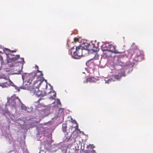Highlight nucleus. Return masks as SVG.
Returning <instances> with one entry per match:
<instances>
[{
	"instance_id": "aec40b11",
	"label": "nucleus",
	"mask_w": 153,
	"mask_h": 153,
	"mask_svg": "<svg viewBox=\"0 0 153 153\" xmlns=\"http://www.w3.org/2000/svg\"><path fill=\"white\" fill-rule=\"evenodd\" d=\"M99 56L98 54H95V56L94 57L93 59H99Z\"/></svg>"
},
{
	"instance_id": "7ed1b4c3",
	"label": "nucleus",
	"mask_w": 153,
	"mask_h": 153,
	"mask_svg": "<svg viewBox=\"0 0 153 153\" xmlns=\"http://www.w3.org/2000/svg\"><path fill=\"white\" fill-rule=\"evenodd\" d=\"M83 47L80 45L77 47H76V51L74 52L73 53V57L76 59H78L79 58L84 55L83 54Z\"/></svg>"
},
{
	"instance_id": "0eeeda50",
	"label": "nucleus",
	"mask_w": 153,
	"mask_h": 153,
	"mask_svg": "<svg viewBox=\"0 0 153 153\" xmlns=\"http://www.w3.org/2000/svg\"><path fill=\"white\" fill-rule=\"evenodd\" d=\"M18 100L20 103H21V101L18 97L16 96L12 97L11 98H9L8 100V102H10L13 106H14L16 105L15 100Z\"/></svg>"
},
{
	"instance_id": "6e6552de",
	"label": "nucleus",
	"mask_w": 153,
	"mask_h": 153,
	"mask_svg": "<svg viewBox=\"0 0 153 153\" xmlns=\"http://www.w3.org/2000/svg\"><path fill=\"white\" fill-rule=\"evenodd\" d=\"M108 48L109 49L107 51H110L111 53L117 54V53H120V52H118L117 51L116 49V47L115 46H114L113 45H108Z\"/></svg>"
},
{
	"instance_id": "9b49d317",
	"label": "nucleus",
	"mask_w": 153,
	"mask_h": 153,
	"mask_svg": "<svg viewBox=\"0 0 153 153\" xmlns=\"http://www.w3.org/2000/svg\"><path fill=\"white\" fill-rule=\"evenodd\" d=\"M95 79L93 77H90L88 78L86 81H84V82L87 83L88 82H95Z\"/></svg>"
},
{
	"instance_id": "5701e85b",
	"label": "nucleus",
	"mask_w": 153,
	"mask_h": 153,
	"mask_svg": "<svg viewBox=\"0 0 153 153\" xmlns=\"http://www.w3.org/2000/svg\"><path fill=\"white\" fill-rule=\"evenodd\" d=\"M74 41L75 42H77V41H79V39H78V38H76V37L74 39Z\"/></svg>"
},
{
	"instance_id": "c756f323",
	"label": "nucleus",
	"mask_w": 153,
	"mask_h": 153,
	"mask_svg": "<svg viewBox=\"0 0 153 153\" xmlns=\"http://www.w3.org/2000/svg\"><path fill=\"white\" fill-rule=\"evenodd\" d=\"M0 83H1L0 82Z\"/></svg>"
},
{
	"instance_id": "412c9836",
	"label": "nucleus",
	"mask_w": 153,
	"mask_h": 153,
	"mask_svg": "<svg viewBox=\"0 0 153 153\" xmlns=\"http://www.w3.org/2000/svg\"><path fill=\"white\" fill-rule=\"evenodd\" d=\"M56 103L58 105H61V103L60 100H59V99H57L56 100Z\"/></svg>"
},
{
	"instance_id": "4468645a",
	"label": "nucleus",
	"mask_w": 153,
	"mask_h": 153,
	"mask_svg": "<svg viewBox=\"0 0 153 153\" xmlns=\"http://www.w3.org/2000/svg\"><path fill=\"white\" fill-rule=\"evenodd\" d=\"M35 93L33 94V95H35L37 97H40V91L39 90V88H36V90L35 91Z\"/></svg>"
},
{
	"instance_id": "20e7f679",
	"label": "nucleus",
	"mask_w": 153,
	"mask_h": 153,
	"mask_svg": "<svg viewBox=\"0 0 153 153\" xmlns=\"http://www.w3.org/2000/svg\"><path fill=\"white\" fill-rule=\"evenodd\" d=\"M126 75L125 72H119L117 74L112 76L111 78L108 80V82L120 80L122 76H125Z\"/></svg>"
},
{
	"instance_id": "a211bd4d",
	"label": "nucleus",
	"mask_w": 153,
	"mask_h": 153,
	"mask_svg": "<svg viewBox=\"0 0 153 153\" xmlns=\"http://www.w3.org/2000/svg\"><path fill=\"white\" fill-rule=\"evenodd\" d=\"M117 51H118L119 52H122L120 53H124L125 52V49L123 48H122L121 49H119L118 50H117Z\"/></svg>"
},
{
	"instance_id": "39448f33",
	"label": "nucleus",
	"mask_w": 153,
	"mask_h": 153,
	"mask_svg": "<svg viewBox=\"0 0 153 153\" xmlns=\"http://www.w3.org/2000/svg\"><path fill=\"white\" fill-rule=\"evenodd\" d=\"M5 80H7V82L4 83H0V86L2 88H7L9 86H15L14 83L10 80L9 77L4 78Z\"/></svg>"
},
{
	"instance_id": "cd10ccee",
	"label": "nucleus",
	"mask_w": 153,
	"mask_h": 153,
	"mask_svg": "<svg viewBox=\"0 0 153 153\" xmlns=\"http://www.w3.org/2000/svg\"><path fill=\"white\" fill-rule=\"evenodd\" d=\"M86 46H87V47H88L89 44H88L87 43H86Z\"/></svg>"
},
{
	"instance_id": "f03ea898",
	"label": "nucleus",
	"mask_w": 153,
	"mask_h": 153,
	"mask_svg": "<svg viewBox=\"0 0 153 153\" xmlns=\"http://www.w3.org/2000/svg\"><path fill=\"white\" fill-rule=\"evenodd\" d=\"M36 76V73L35 72H33L30 73H24L22 75V78L23 81L26 82L29 84L31 83V82Z\"/></svg>"
},
{
	"instance_id": "c85d7f7f",
	"label": "nucleus",
	"mask_w": 153,
	"mask_h": 153,
	"mask_svg": "<svg viewBox=\"0 0 153 153\" xmlns=\"http://www.w3.org/2000/svg\"><path fill=\"white\" fill-rule=\"evenodd\" d=\"M74 48V46L73 47H72L71 48V50H72V49H73Z\"/></svg>"
},
{
	"instance_id": "1a4fd4ad",
	"label": "nucleus",
	"mask_w": 153,
	"mask_h": 153,
	"mask_svg": "<svg viewBox=\"0 0 153 153\" xmlns=\"http://www.w3.org/2000/svg\"><path fill=\"white\" fill-rule=\"evenodd\" d=\"M31 84H29V85L27 86V89L31 93H32L33 95L34 93H35V91L36 90V88L34 87V86H32L31 85Z\"/></svg>"
},
{
	"instance_id": "393cba45",
	"label": "nucleus",
	"mask_w": 153,
	"mask_h": 153,
	"mask_svg": "<svg viewBox=\"0 0 153 153\" xmlns=\"http://www.w3.org/2000/svg\"><path fill=\"white\" fill-rule=\"evenodd\" d=\"M0 61L1 63H2L3 62V60L2 59V56H0Z\"/></svg>"
},
{
	"instance_id": "a878e982",
	"label": "nucleus",
	"mask_w": 153,
	"mask_h": 153,
	"mask_svg": "<svg viewBox=\"0 0 153 153\" xmlns=\"http://www.w3.org/2000/svg\"><path fill=\"white\" fill-rule=\"evenodd\" d=\"M11 52L12 53H13V52H16V50H13V51H11Z\"/></svg>"
},
{
	"instance_id": "bb28decb",
	"label": "nucleus",
	"mask_w": 153,
	"mask_h": 153,
	"mask_svg": "<svg viewBox=\"0 0 153 153\" xmlns=\"http://www.w3.org/2000/svg\"><path fill=\"white\" fill-rule=\"evenodd\" d=\"M134 63H131V65L132 67H133L134 66Z\"/></svg>"
},
{
	"instance_id": "6ab92c4d",
	"label": "nucleus",
	"mask_w": 153,
	"mask_h": 153,
	"mask_svg": "<svg viewBox=\"0 0 153 153\" xmlns=\"http://www.w3.org/2000/svg\"><path fill=\"white\" fill-rule=\"evenodd\" d=\"M40 97H43L46 95L47 93L45 92V91H40Z\"/></svg>"
},
{
	"instance_id": "ddd939ff",
	"label": "nucleus",
	"mask_w": 153,
	"mask_h": 153,
	"mask_svg": "<svg viewBox=\"0 0 153 153\" xmlns=\"http://www.w3.org/2000/svg\"><path fill=\"white\" fill-rule=\"evenodd\" d=\"M40 84V81L39 80L36 81L34 82L33 86H34L35 88H39Z\"/></svg>"
},
{
	"instance_id": "9d476101",
	"label": "nucleus",
	"mask_w": 153,
	"mask_h": 153,
	"mask_svg": "<svg viewBox=\"0 0 153 153\" xmlns=\"http://www.w3.org/2000/svg\"><path fill=\"white\" fill-rule=\"evenodd\" d=\"M48 93L51 95L50 97V98L51 100H55L56 96V93L54 91H50Z\"/></svg>"
},
{
	"instance_id": "f8f14e48",
	"label": "nucleus",
	"mask_w": 153,
	"mask_h": 153,
	"mask_svg": "<svg viewBox=\"0 0 153 153\" xmlns=\"http://www.w3.org/2000/svg\"><path fill=\"white\" fill-rule=\"evenodd\" d=\"M20 103L21 104V107L22 110L23 111H28V110L29 109V108L27 107L25 105L23 104L22 102Z\"/></svg>"
},
{
	"instance_id": "2eb2a0df",
	"label": "nucleus",
	"mask_w": 153,
	"mask_h": 153,
	"mask_svg": "<svg viewBox=\"0 0 153 153\" xmlns=\"http://www.w3.org/2000/svg\"><path fill=\"white\" fill-rule=\"evenodd\" d=\"M71 136V134H69L68 133H67L66 134H65V140L67 141H69L70 140Z\"/></svg>"
},
{
	"instance_id": "423d86ee",
	"label": "nucleus",
	"mask_w": 153,
	"mask_h": 153,
	"mask_svg": "<svg viewBox=\"0 0 153 153\" xmlns=\"http://www.w3.org/2000/svg\"><path fill=\"white\" fill-rule=\"evenodd\" d=\"M135 57L137 58V61H139L141 59L142 60L143 57V55L141 53L140 51L138 49L135 50L134 53Z\"/></svg>"
},
{
	"instance_id": "f257e3e1",
	"label": "nucleus",
	"mask_w": 153,
	"mask_h": 153,
	"mask_svg": "<svg viewBox=\"0 0 153 153\" xmlns=\"http://www.w3.org/2000/svg\"><path fill=\"white\" fill-rule=\"evenodd\" d=\"M19 55L15 56L11 53L9 54L8 56L9 60L8 61L7 65L13 70L14 73L17 74H19L22 71L23 63L25 62L23 58H21V61H19Z\"/></svg>"
},
{
	"instance_id": "4be33fe9",
	"label": "nucleus",
	"mask_w": 153,
	"mask_h": 153,
	"mask_svg": "<svg viewBox=\"0 0 153 153\" xmlns=\"http://www.w3.org/2000/svg\"><path fill=\"white\" fill-rule=\"evenodd\" d=\"M74 123H76L77 124V125L76 126V127L75 128V130H78L79 129L78 128V124L77 123L76 121L75 120H74Z\"/></svg>"
},
{
	"instance_id": "f3484780",
	"label": "nucleus",
	"mask_w": 153,
	"mask_h": 153,
	"mask_svg": "<svg viewBox=\"0 0 153 153\" xmlns=\"http://www.w3.org/2000/svg\"><path fill=\"white\" fill-rule=\"evenodd\" d=\"M67 126L65 124H63L62 125V131L64 132L66 131Z\"/></svg>"
},
{
	"instance_id": "b1692460",
	"label": "nucleus",
	"mask_w": 153,
	"mask_h": 153,
	"mask_svg": "<svg viewBox=\"0 0 153 153\" xmlns=\"http://www.w3.org/2000/svg\"><path fill=\"white\" fill-rule=\"evenodd\" d=\"M37 72H40L41 73V74H40V75H41V76H42L43 75V74H42V73L41 72V71H39L38 69L37 70Z\"/></svg>"
},
{
	"instance_id": "dca6fc26",
	"label": "nucleus",
	"mask_w": 153,
	"mask_h": 153,
	"mask_svg": "<svg viewBox=\"0 0 153 153\" xmlns=\"http://www.w3.org/2000/svg\"><path fill=\"white\" fill-rule=\"evenodd\" d=\"M87 148L88 149H90V150H91V153H96V151L95 150L93 149L91 145H88L87 146Z\"/></svg>"
}]
</instances>
